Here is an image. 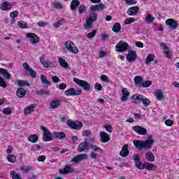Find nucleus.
<instances>
[{
  "mask_svg": "<svg viewBox=\"0 0 179 179\" xmlns=\"http://www.w3.org/2000/svg\"><path fill=\"white\" fill-rule=\"evenodd\" d=\"M133 143L138 150H142L143 149L145 150H148V149H151L152 146H153V143H155V141L152 139V136H149L148 138L145 141L134 140Z\"/></svg>",
  "mask_w": 179,
  "mask_h": 179,
  "instance_id": "1",
  "label": "nucleus"
},
{
  "mask_svg": "<svg viewBox=\"0 0 179 179\" xmlns=\"http://www.w3.org/2000/svg\"><path fill=\"white\" fill-rule=\"evenodd\" d=\"M99 15L96 12H92L86 18V23L84 24L85 29L87 30L93 27V23L97 20Z\"/></svg>",
  "mask_w": 179,
  "mask_h": 179,
  "instance_id": "2",
  "label": "nucleus"
},
{
  "mask_svg": "<svg viewBox=\"0 0 179 179\" xmlns=\"http://www.w3.org/2000/svg\"><path fill=\"white\" fill-rule=\"evenodd\" d=\"M73 82L78 84V86H80V87H83L85 92H90L92 90V85H90V84H89V83H87V81L74 78Z\"/></svg>",
  "mask_w": 179,
  "mask_h": 179,
  "instance_id": "3",
  "label": "nucleus"
},
{
  "mask_svg": "<svg viewBox=\"0 0 179 179\" xmlns=\"http://www.w3.org/2000/svg\"><path fill=\"white\" fill-rule=\"evenodd\" d=\"M133 100H135L136 101L137 100L138 101H143V104L145 107H148L150 106V100L146 96H143V94H136L133 95L132 96Z\"/></svg>",
  "mask_w": 179,
  "mask_h": 179,
  "instance_id": "4",
  "label": "nucleus"
},
{
  "mask_svg": "<svg viewBox=\"0 0 179 179\" xmlns=\"http://www.w3.org/2000/svg\"><path fill=\"white\" fill-rule=\"evenodd\" d=\"M64 94L67 97H71V96H73V97L75 96H80V94H82V89L69 88L64 92Z\"/></svg>",
  "mask_w": 179,
  "mask_h": 179,
  "instance_id": "5",
  "label": "nucleus"
},
{
  "mask_svg": "<svg viewBox=\"0 0 179 179\" xmlns=\"http://www.w3.org/2000/svg\"><path fill=\"white\" fill-rule=\"evenodd\" d=\"M65 47L68 51H69V52H72V54H78L79 52V50L76 47V45L71 41H67L65 43Z\"/></svg>",
  "mask_w": 179,
  "mask_h": 179,
  "instance_id": "6",
  "label": "nucleus"
},
{
  "mask_svg": "<svg viewBox=\"0 0 179 179\" xmlns=\"http://www.w3.org/2000/svg\"><path fill=\"white\" fill-rule=\"evenodd\" d=\"M41 129L43 131V141L51 142L52 141L54 134H51L48 129L45 127H41Z\"/></svg>",
  "mask_w": 179,
  "mask_h": 179,
  "instance_id": "7",
  "label": "nucleus"
},
{
  "mask_svg": "<svg viewBox=\"0 0 179 179\" xmlns=\"http://www.w3.org/2000/svg\"><path fill=\"white\" fill-rule=\"evenodd\" d=\"M129 45L124 41H120L115 46V50L117 52H125L128 50Z\"/></svg>",
  "mask_w": 179,
  "mask_h": 179,
  "instance_id": "8",
  "label": "nucleus"
},
{
  "mask_svg": "<svg viewBox=\"0 0 179 179\" xmlns=\"http://www.w3.org/2000/svg\"><path fill=\"white\" fill-rule=\"evenodd\" d=\"M67 127H69L72 129H80L82 127H83V123L79 121H71V120H68L67 122Z\"/></svg>",
  "mask_w": 179,
  "mask_h": 179,
  "instance_id": "9",
  "label": "nucleus"
},
{
  "mask_svg": "<svg viewBox=\"0 0 179 179\" xmlns=\"http://www.w3.org/2000/svg\"><path fill=\"white\" fill-rule=\"evenodd\" d=\"M26 37L27 38H30L31 44H37L40 41V37L34 33H27Z\"/></svg>",
  "mask_w": 179,
  "mask_h": 179,
  "instance_id": "10",
  "label": "nucleus"
},
{
  "mask_svg": "<svg viewBox=\"0 0 179 179\" xmlns=\"http://www.w3.org/2000/svg\"><path fill=\"white\" fill-rule=\"evenodd\" d=\"M88 156L86 154H80L76 157H74L71 161L70 163H79V162H82V160H86Z\"/></svg>",
  "mask_w": 179,
  "mask_h": 179,
  "instance_id": "11",
  "label": "nucleus"
},
{
  "mask_svg": "<svg viewBox=\"0 0 179 179\" xmlns=\"http://www.w3.org/2000/svg\"><path fill=\"white\" fill-rule=\"evenodd\" d=\"M104 9H106V6L103 3L91 6L90 7V12H101V10H104Z\"/></svg>",
  "mask_w": 179,
  "mask_h": 179,
  "instance_id": "12",
  "label": "nucleus"
},
{
  "mask_svg": "<svg viewBox=\"0 0 179 179\" xmlns=\"http://www.w3.org/2000/svg\"><path fill=\"white\" fill-rule=\"evenodd\" d=\"M126 58H127V61H128V62H134V61H136V51L129 50Z\"/></svg>",
  "mask_w": 179,
  "mask_h": 179,
  "instance_id": "13",
  "label": "nucleus"
},
{
  "mask_svg": "<svg viewBox=\"0 0 179 179\" xmlns=\"http://www.w3.org/2000/svg\"><path fill=\"white\" fill-rule=\"evenodd\" d=\"M132 129L139 135H146L148 134V130L141 126H134Z\"/></svg>",
  "mask_w": 179,
  "mask_h": 179,
  "instance_id": "14",
  "label": "nucleus"
},
{
  "mask_svg": "<svg viewBox=\"0 0 179 179\" xmlns=\"http://www.w3.org/2000/svg\"><path fill=\"white\" fill-rule=\"evenodd\" d=\"M22 66L24 69L29 71V76H31V78H34L37 76V73H36V71H34V70H33V69H31L30 66H29V64H27V62L24 63Z\"/></svg>",
  "mask_w": 179,
  "mask_h": 179,
  "instance_id": "15",
  "label": "nucleus"
},
{
  "mask_svg": "<svg viewBox=\"0 0 179 179\" xmlns=\"http://www.w3.org/2000/svg\"><path fill=\"white\" fill-rule=\"evenodd\" d=\"M77 150L79 152V153H82V152H84V150H89V143L86 141L81 142L79 144Z\"/></svg>",
  "mask_w": 179,
  "mask_h": 179,
  "instance_id": "16",
  "label": "nucleus"
},
{
  "mask_svg": "<svg viewBox=\"0 0 179 179\" xmlns=\"http://www.w3.org/2000/svg\"><path fill=\"white\" fill-rule=\"evenodd\" d=\"M44 68H57L58 66V62L50 60H46L45 62H43Z\"/></svg>",
  "mask_w": 179,
  "mask_h": 179,
  "instance_id": "17",
  "label": "nucleus"
},
{
  "mask_svg": "<svg viewBox=\"0 0 179 179\" xmlns=\"http://www.w3.org/2000/svg\"><path fill=\"white\" fill-rule=\"evenodd\" d=\"M165 23L167 26H170L173 30H176L177 26H178V23L174 19H168L166 20Z\"/></svg>",
  "mask_w": 179,
  "mask_h": 179,
  "instance_id": "18",
  "label": "nucleus"
},
{
  "mask_svg": "<svg viewBox=\"0 0 179 179\" xmlns=\"http://www.w3.org/2000/svg\"><path fill=\"white\" fill-rule=\"evenodd\" d=\"M139 12V8L138 6H133L127 10V15L129 16H136V15Z\"/></svg>",
  "mask_w": 179,
  "mask_h": 179,
  "instance_id": "19",
  "label": "nucleus"
},
{
  "mask_svg": "<svg viewBox=\"0 0 179 179\" xmlns=\"http://www.w3.org/2000/svg\"><path fill=\"white\" fill-rule=\"evenodd\" d=\"M128 97H129V92H128V89L122 88L121 101L122 103H124V101H127V100H128Z\"/></svg>",
  "mask_w": 179,
  "mask_h": 179,
  "instance_id": "20",
  "label": "nucleus"
},
{
  "mask_svg": "<svg viewBox=\"0 0 179 179\" xmlns=\"http://www.w3.org/2000/svg\"><path fill=\"white\" fill-rule=\"evenodd\" d=\"M59 173L60 174H69L72 173V166L70 165H66L64 168L59 170Z\"/></svg>",
  "mask_w": 179,
  "mask_h": 179,
  "instance_id": "21",
  "label": "nucleus"
},
{
  "mask_svg": "<svg viewBox=\"0 0 179 179\" xmlns=\"http://www.w3.org/2000/svg\"><path fill=\"white\" fill-rule=\"evenodd\" d=\"M100 138L101 142H102V143H106V142H108V141H110V136H108V134L104 131L100 132Z\"/></svg>",
  "mask_w": 179,
  "mask_h": 179,
  "instance_id": "22",
  "label": "nucleus"
},
{
  "mask_svg": "<svg viewBox=\"0 0 179 179\" xmlns=\"http://www.w3.org/2000/svg\"><path fill=\"white\" fill-rule=\"evenodd\" d=\"M120 155L122 157H127V156L129 155V151L128 150V144H125L122 146Z\"/></svg>",
  "mask_w": 179,
  "mask_h": 179,
  "instance_id": "23",
  "label": "nucleus"
},
{
  "mask_svg": "<svg viewBox=\"0 0 179 179\" xmlns=\"http://www.w3.org/2000/svg\"><path fill=\"white\" fill-rule=\"evenodd\" d=\"M36 107H37V105L31 104V105H29L28 107L25 108L24 110V113L25 115H29V114H30L31 113H33Z\"/></svg>",
  "mask_w": 179,
  "mask_h": 179,
  "instance_id": "24",
  "label": "nucleus"
},
{
  "mask_svg": "<svg viewBox=\"0 0 179 179\" xmlns=\"http://www.w3.org/2000/svg\"><path fill=\"white\" fill-rule=\"evenodd\" d=\"M16 94L19 99H23L26 96V90L24 88H18Z\"/></svg>",
  "mask_w": 179,
  "mask_h": 179,
  "instance_id": "25",
  "label": "nucleus"
},
{
  "mask_svg": "<svg viewBox=\"0 0 179 179\" xmlns=\"http://www.w3.org/2000/svg\"><path fill=\"white\" fill-rule=\"evenodd\" d=\"M66 137V135L64 132H54L53 133V138L54 139H64Z\"/></svg>",
  "mask_w": 179,
  "mask_h": 179,
  "instance_id": "26",
  "label": "nucleus"
},
{
  "mask_svg": "<svg viewBox=\"0 0 179 179\" xmlns=\"http://www.w3.org/2000/svg\"><path fill=\"white\" fill-rule=\"evenodd\" d=\"M134 80L135 86H139V87H141L143 82V78H142L141 76H136L134 77Z\"/></svg>",
  "mask_w": 179,
  "mask_h": 179,
  "instance_id": "27",
  "label": "nucleus"
},
{
  "mask_svg": "<svg viewBox=\"0 0 179 179\" xmlns=\"http://www.w3.org/2000/svg\"><path fill=\"white\" fill-rule=\"evenodd\" d=\"M41 81L43 87H48V86L50 85V81L48 80L44 74L41 75Z\"/></svg>",
  "mask_w": 179,
  "mask_h": 179,
  "instance_id": "28",
  "label": "nucleus"
},
{
  "mask_svg": "<svg viewBox=\"0 0 179 179\" xmlns=\"http://www.w3.org/2000/svg\"><path fill=\"white\" fill-rule=\"evenodd\" d=\"M1 10H10L12 9V4L8 1H4L1 3Z\"/></svg>",
  "mask_w": 179,
  "mask_h": 179,
  "instance_id": "29",
  "label": "nucleus"
},
{
  "mask_svg": "<svg viewBox=\"0 0 179 179\" xmlns=\"http://www.w3.org/2000/svg\"><path fill=\"white\" fill-rule=\"evenodd\" d=\"M80 5V1L79 0H72L71 2L70 8L71 10H75L78 6Z\"/></svg>",
  "mask_w": 179,
  "mask_h": 179,
  "instance_id": "30",
  "label": "nucleus"
},
{
  "mask_svg": "<svg viewBox=\"0 0 179 179\" xmlns=\"http://www.w3.org/2000/svg\"><path fill=\"white\" fill-rule=\"evenodd\" d=\"M155 96L157 97V99L159 101H162V100L164 99V94H163L161 90H158L156 91Z\"/></svg>",
  "mask_w": 179,
  "mask_h": 179,
  "instance_id": "31",
  "label": "nucleus"
},
{
  "mask_svg": "<svg viewBox=\"0 0 179 179\" xmlns=\"http://www.w3.org/2000/svg\"><path fill=\"white\" fill-rule=\"evenodd\" d=\"M0 73H1V75H3V76L6 78V79H10V74H9V73H8V70L5 69H2L0 68Z\"/></svg>",
  "mask_w": 179,
  "mask_h": 179,
  "instance_id": "32",
  "label": "nucleus"
},
{
  "mask_svg": "<svg viewBox=\"0 0 179 179\" xmlns=\"http://www.w3.org/2000/svg\"><path fill=\"white\" fill-rule=\"evenodd\" d=\"M10 176L12 179H22V176L17 172L15 171H11L10 172Z\"/></svg>",
  "mask_w": 179,
  "mask_h": 179,
  "instance_id": "33",
  "label": "nucleus"
},
{
  "mask_svg": "<svg viewBox=\"0 0 179 179\" xmlns=\"http://www.w3.org/2000/svg\"><path fill=\"white\" fill-rule=\"evenodd\" d=\"M145 159L148 162H155V155L152 152H146Z\"/></svg>",
  "mask_w": 179,
  "mask_h": 179,
  "instance_id": "34",
  "label": "nucleus"
},
{
  "mask_svg": "<svg viewBox=\"0 0 179 179\" xmlns=\"http://www.w3.org/2000/svg\"><path fill=\"white\" fill-rule=\"evenodd\" d=\"M155 17L150 14L147 15L145 17V22H146V23H148V24H151V23H153Z\"/></svg>",
  "mask_w": 179,
  "mask_h": 179,
  "instance_id": "35",
  "label": "nucleus"
},
{
  "mask_svg": "<svg viewBox=\"0 0 179 179\" xmlns=\"http://www.w3.org/2000/svg\"><path fill=\"white\" fill-rule=\"evenodd\" d=\"M59 64L60 66H62V68L66 69L69 66L68 62L66 61H65L64 59V58H62V57H59Z\"/></svg>",
  "mask_w": 179,
  "mask_h": 179,
  "instance_id": "36",
  "label": "nucleus"
},
{
  "mask_svg": "<svg viewBox=\"0 0 179 179\" xmlns=\"http://www.w3.org/2000/svg\"><path fill=\"white\" fill-rule=\"evenodd\" d=\"M152 61H155V55L151 53L148 55L147 58L145 59V64L148 65V64H150Z\"/></svg>",
  "mask_w": 179,
  "mask_h": 179,
  "instance_id": "37",
  "label": "nucleus"
},
{
  "mask_svg": "<svg viewBox=\"0 0 179 179\" xmlns=\"http://www.w3.org/2000/svg\"><path fill=\"white\" fill-rule=\"evenodd\" d=\"M28 141L29 142H31L32 143H36L37 141H38V137L36 134L31 135L30 136H29Z\"/></svg>",
  "mask_w": 179,
  "mask_h": 179,
  "instance_id": "38",
  "label": "nucleus"
},
{
  "mask_svg": "<svg viewBox=\"0 0 179 179\" xmlns=\"http://www.w3.org/2000/svg\"><path fill=\"white\" fill-rule=\"evenodd\" d=\"M59 101L58 100H54L50 103V108L55 109L58 108L59 107Z\"/></svg>",
  "mask_w": 179,
  "mask_h": 179,
  "instance_id": "39",
  "label": "nucleus"
},
{
  "mask_svg": "<svg viewBox=\"0 0 179 179\" xmlns=\"http://www.w3.org/2000/svg\"><path fill=\"white\" fill-rule=\"evenodd\" d=\"M20 169L22 171V173H29V171H31V170H33V166H21Z\"/></svg>",
  "mask_w": 179,
  "mask_h": 179,
  "instance_id": "40",
  "label": "nucleus"
},
{
  "mask_svg": "<svg viewBox=\"0 0 179 179\" xmlns=\"http://www.w3.org/2000/svg\"><path fill=\"white\" fill-rule=\"evenodd\" d=\"M121 30V24L120 23H115L113 27V31L118 33Z\"/></svg>",
  "mask_w": 179,
  "mask_h": 179,
  "instance_id": "41",
  "label": "nucleus"
},
{
  "mask_svg": "<svg viewBox=\"0 0 179 179\" xmlns=\"http://www.w3.org/2000/svg\"><path fill=\"white\" fill-rule=\"evenodd\" d=\"M143 169H146L147 170H153V169H155V165H153V164L145 162L143 164Z\"/></svg>",
  "mask_w": 179,
  "mask_h": 179,
  "instance_id": "42",
  "label": "nucleus"
},
{
  "mask_svg": "<svg viewBox=\"0 0 179 179\" xmlns=\"http://www.w3.org/2000/svg\"><path fill=\"white\" fill-rule=\"evenodd\" d=\"M17 85L20 87H22L23 86H28V87L30 86V84H29L27 83V81H24V80H18V81H17Z\"/></svg>",
  "mask_w": 179,
  "mask_h": 179,
  "instance_id": "43",
  "label": "nucleus"
},
{
  "mask_svg": "<svg viewBox=\"0 0 179 179\" xmlns=\"http://www.w3.org/2000/svg\"><path fill=\"white\" fill-rule=\"evenodd\" d=\"M152 86V81L150 80H146V81H144L141 83V85L140 87H144V88H146V87H149Z\"/></svg>",
  "mask_w": 179,
  "mask_h": 179,
  "instance_id": "44",
  "label": "nucleus"
},
{
  "mask_svg": "<svg viewBox=\"0 0 179 179\" xmlns=\"http://www.w3.org/2000/svg\"><path fill=\"white\" fill-rule=\"evenodd\" d=\"M7 160L10 163H15V162H16V157L13 155H9L7 157Z\"/></svg>",
  "mask_w": 179,
  "mask_h": 179,
  "instance_id": "45",
  "label": "nucleus"
},
{
  "mask_svg": "<svg viewBox=\"0 0 179 179\" xmlns=\"http://www.w3.org/2000/svg\"><path fill=\"white\" fill-rule=\"evenodd\" d=\"M85 12H86V6H85L83 4L80 5L78 7L79 15H82L83 13H85Z\"/></svg>",
  "mask_w": 179,
  "mask_h": 179,
  "instance_id": "46",
  "label": "nucleus"
},
{
  "mask_svg": "<svg viewBox=\"0 0 179 179\" xmlns=\"http://www.w3.org/2000/svg\"><path fill=\"white\" fill-rule=\"evenodd\" d=\"M94 89L97 90V92H101V90H103V86L101 85V84H99V83H96L94 86Z\"/></svg>",
  "mask_w": 179,
  "mask_h": 179,
  "instance_id": "47",
  "label": "nucleus"
},
{
  "mask_svg": "<svg viewBox=\"0 0 179 179\" xmlns=\"http://www.w3.org/2000/svg\"><path fill=\"white\" fill-rule=\"evenodd\" d=\"M36 94L38 96H43V94H47V96H50V92L45 90L36 91Z\"/></svg>",
  "mask_w": 179,
  "mask_h": 179,
  "instance_id": "48",
  "label": "nucleus"
},
{
  "mask_svg": "<svg viewBox=\"0 0 179 179\" xmlns=\"http://www.w3.org/2000/svg\"><path fill=\"white\" fill-rule=\"evenodd\" d=\"M134 22H135L134 17H129L124 20V24H131V23H134Z\"/></svg>",
  "mask_w": 179,
  "mask_h": 179,
  "instance_id": "49",
  "label": "nucleus"
},
{
  "mask_svg": "<svg viewBox=\"0 0 179 179\" xmlns=\"http://www.w3.org/2000/svg\"><path fill=\"white\" fill-rule=\"evenodd\" d=\"M18 26L21 29H27V23L23 22V21H20L18 22Z\"/></svg>",
  "mask_w": 179,
  "mask_h": 179,
  "instance_id": "50",
  "label": "nucleus"
},
{
  "mask_svg": "<svg viewBox=\"0 0 179 179\" xmlns=\"http://www.w3.org/2000/svg\"><path fill=\"white\" fill-rule=\"evenodd\" d=\"M136 166L139 170H142L143 169V164H142V161H136Z\"/></svg>",
  "mask_w": 179,
  "mask_h": 179,
  "instance_id": "51",
  "label": "nucleus"
},
{
  "mask_svg": "<svg viewBox=\"0 0 179 179\" xmlns=\"http://www.w3.org/2000/svg\"><path fill=\"white\" fill-rule=\"evenodd\" d=\"M3 114H6L8 115L9 114H12V109L10 108H6L2 110Z\"/></svg>",
  "mask_w": 179,
  "mask_h": 179,
  "instance_id": "52",
  "label": "nucleus"
},
{
  "mask_svg": "<svg viewBox=\"0 0 179 179\" xmlns=\"http://www.w3.org/2000/svg\"><path fill=\"white\" fill-rule=\"evenodd\" d=\"M19 15V12L17 10L13 11L10 13V17L12 19H15V17H17Z\"/></svg>",
  "mask_w": 179,
  "mask_h": 179,
  "instance_id": "53",
  "label": "nucleus"
},
{
  "mask_svg": "<svg viewBox=\"0 0 179 179\" xmlns=\"http://www.w3.org/2000/svg\"><path fill=\"white\" fill-rule=\"evenodd\" d=\"M96 33H97V31L93 30L92 32L87 34V38H93L94 36H96Z\"/></svg>",
  "mask_w": 179,
  "mask_h": 179,
  "instance_id": "54",
  "label": "nucleus"
},
{
  "mask_svg": "<svg viewBox=\"0 0 179 179\" xmlns=\"http://www.w3.org/2000/svg\"><path fill=\"white\" fill-rule=\"evenodd\" d=\"M164 53L165 54L166 58H171V51H170V49H166L164 50Z\"/></svg>",
  "mask_w": 179,
  "mask_h": 179,
  "instance_id": "55",
  "label": "nucleus"
},
{
  "mask_svg": "<svg viewBox=\"0 0 179 179\" xmlns=\"http://www.w3.org/2000/svg\"><path fill=\"white\" fill-rule=\"evenodd\" d=\"M42 149H44V148L43 146L34 145V146H32L31 150H34V152H36V150H42Z\"/></svg>",
  "mask_w": 179,
  "mask_h": 179,
  "instance_id": "56",
  "label": "nucleus"
},
{
  "mask_svg": "<svg viewBox=\"0 0 179 179\" xmlns=\"http://www.w3.org/2000/svg\"><path fill=\"white\" fill-rule=\"evenodd\" d=\"M37 24L39 26V27H45V26L48 24V22L45 21H40L37 22Z\"/></svg>",
  "mask_w": 179,
  "mask_h": 179,
  "instance_id": "57",
  "label": "nucleus"
},
{
  "mask_svg": "<svg viewBox=\"0 0 179 179\" xmlns=\"http://www.w3.org/2000/svg\"><path fill=\"white\" fill-rule=\"evenodd\" d=\"M124 2L127 5H135L136 0H125Z\"/></svg>",
  "mask_w": 179,
  "mask_h": 179,
  "instance_id": "58",
  "label": "nucleus"
},
{
  "mask_svg": "<svg viewBox=\"0 0 179 179\" xmlns=\"http://www.w3.org/2000/svg\"><path fill=\"white\" fill-rule=\"evenodd\" d=\"M0 86L4 88L6 87V83L5 82V80L2 78V77H0Z\"/></svg>",
  "mask_w": 179,
  "mask_h": 179,
  "instance_id": "59",
  "label": "nucleus"
},
{
  "mask_svg": "<svg viewBox=\"0 0 179 179\" xmlns=\"http://www.w3.org/2000/svg\"><path fill=\"white\" fill-rule=\"evenodd\" d=\"M173 124H174V122L170 119H168L165 121V124L167 125V127H171Z\"/></svg>",
  "mask_w": 179,
  "mask_h": 179,
  "instance_id": "60",
  "label": "nucleus"
},
{
  "mask_svg": "<svg viewBox=\"0 0 179 179\" xmlns=\"http://www.w3.org/2000/svg\"><path fill=\"white\" fill-rule=\"evenodd\" d=\"M92 131L90 130H85L83 131V136H90Z\"/></svg>",
  "mask_w": 179,
  "mask_h": 179,
  "instance_id": "61",
  "label": "nucleus"
},
{
  "mask_svg": "<svg viewBox=\"0 0 179 179\" xmlns=\"http://www.w3.org/2000/svg\"><path fill=\"white\" fill-rule=\"evenodd\" d=\"M59 78H58L56 76H53L52 77V81L53 82V83H58V82H59Z\"/></svg>",
  "mask_w": 179,
  "mask_h": 179,
  "instance_id": "62",
  "label": "nucleus"
},
{
  "mask_svg": "<svg viewBox=\"0 0 179 179\" xmlns=\"http://www.w3.org/2000/svg\"><path fill=\"white\" fill-rule=\"evenodd\" d=\"M47 159L45 155H41L38 157V162H44Z\"/></svg>",
  "mask_w": 179,
  "mask_h": 179,
  "instance_id": "63",
  "label": "nucleus"
},
{
  "mask_svg": "<svg viewBox=\"0 0 179 179\" xmlns=\"http://www.w3.org/2000/svg\"><path fill=\"white\" fill-rule=\"evenodd\" d=\"M66 84H65V83H62V84H60L59 85V89L60 90H65V89H66Z\"/></svg>",
  "mask_w": 179,
  "mask_h": 179,
  "instance_id": "64",
  "label": "nucleus"
}]
</instances>
